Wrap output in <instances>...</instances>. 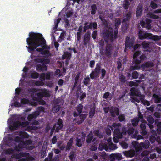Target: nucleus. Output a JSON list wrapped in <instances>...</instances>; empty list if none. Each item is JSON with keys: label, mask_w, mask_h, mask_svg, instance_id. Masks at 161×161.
<instances>
[{"label": "nucleus", "mask_w": 161, "mask_h": 161, "mask_svg": "<svg viewBox=\"0 0 161 161\" xmlns=\"http://www.w3.org/2000/svg\"><path fill=\"white\" fill-rule=\"evenodd\" d=\"M29 36L26 39L27 43L29 46H26V47L30 53L34 51L37 47L46 44V41L41 34L32 32L29 33Z\"/></svg>", "instance_id": "1"}, {"label": "nucleus", "mask_w": 161, "mask_h": 161, "mask_svg": "<svg viewBox=\"0 0 161 161\" xmlns=\"http://www.w3.org/2000/svg\"><path fill=\"white\" fill-rule=\"evenodd\" d=\"M139 38L141 40L144 39H151L154 41H158L161 39V35H153L152 34L147 32H144L141 30H140L138 32Z\"/></svg>", "instance_id": "2"}, {"label": "nucleus", "mask_w": 161, "mask_h": 161, "mask_svg": "<svg viewBox=\"0 0 161 161\" xmlns=\"http://www.w3.org/2000/svg\"><path fill=\"white\" fill-rule=\"evenodd\" d=\"M132 144L135 149L138 151L142 150L143 148L147 149L149 147L150 143L148 140H146L144 142H141L140 144L137 141H133Z\"/></svg>", "instance_id": "3"}, {"label": "nucleus", "mask_w": 161, "mask_h": 161, "mask_svg": "<svg viewBox=\"0 0 161 161\" xmlns=\"http://www.w3.org/2000/svg\"><path fill=\"white\" fill-rule=\"evenodd\" d=\"M110 29L111 30H106L103 33L104 40L107 43L109 41L112 42L114 40L113 31L112 28H110Z\"/></svg>", "instance_id": "4"}, {"label": "nucleus", "mask_w": 161, "mask_h": 161, "mask_svg": "<svg viewBox=\"0 0 161 161\" xmlns=\"http://www.w3.org/2000/svg\"><path fill=\"white\" fill-rule=\"evenodd\" d=\"M101 68V65L97 63L96 64L94 70L92 71V72L89 75L91 79H93L99 77V75L102 69Z\"/></svg>", "instance_id": "5"}, {"label": "nucleus", "mask_w": 161, "mask_h": 161, "mask_svg": "<svg viewBox=\"0 0 161 161\" xmlns=\"http://www.w3.org/2000/svg\"><path fill=\"white\" fill-rule=\"evenodd\" d=\"M86 116V114H80L78 116L75 117L73 119V121H76V123L78 125H80L85 120Z\"/></svg>", "instance_id": "6"}, {"label": "nucleus", "mask_w": 161, "mask_h": 161, "mask_svg": "<svg viewBox=\"0 0 161 161\" xmlns=\"http://www.w3.org/2000/svg\"><path fill=\"white\" fill-rule=\"evenodd\" d=\"M109 112L113 118L116 117V115L118 116L119 114V108L116 107H112L109 110Z\"/></svg>", "instance_id": "7"}, {"label": "nucleus", "mask_w": 161, "mask_h": 161, "mask_svg": "<svg viewBox=\"0 0 161 161\" xmlns=\"http://www.w3.org/2000/svg\"><path fill=\"white\" fill-rule=\"evenodd\" d=\"M134 39L133 38H130L129 37L127 36L125 41V46L126 47H128L131 48L133 46L134 42Z\"/></svg>", "instance_id": "8"}, {"label": "nucleus", "mask_w": 161, "mask_h": 161, "mask_svg": "<svg viewBox=\"0 0 161 161\" xmlns=\"http://www.w3.org/2000/svg\"><path fill=\"white\" fill-rule=\"evenodd\" d=\"M75 109L76 110H75L73 112V116L74 117L78 116L80 114H82L83 109V105L80 103L79 104L76 108Z\"/></svg>", "instance_id": "9"}, {"label": "nucleus", "mask_w": 161, "mask_h": 161, "mask_svg": "<svg viewBox=\"0 0 161 161\" xmlns=\"http://www.w3.org/2000/svg\"><path fill=\"white\" fill-rule=\"evenodd\" d=\"M113 46L111 44H108L106 46L105 51V55L108 57H110L112 53Z\"/></svg>", "instance_id": "10"}, {"label": "nucleus", "mask_w": 161, "mask_h": 161, "mask_svg": "<svg viewBox=\"0 0 161 161\" xmlns=\"http://www.w3.org/2000/svg\"><path fill=\"white\" fill-rule=\"evenodd\" d=\"M19 126L20 122L18 121H16L14 122L11 121L9 125L10 129L12 130H16Z\"/></svg>", "instance_id": "11"}, {"label": "nucleus", "mask_w": 161, "mask_h": 161, "mask_svg": "<svg viewBox=\"0 0 161 161\" xmlns=\"http://www.w3.org/2000/svg\"><path fill=\"white\" fill-rule=\"evenodd\" d=\"M36 70L39 72H44L47 70V66L44 64H36Z\"/></svg>", "instance_id": "12"}, {"label": "nucleus", "mask_w": 161, "mask_h": 161, "mask_svg": "<svg viewBox=\"0 0 161 161\" xmlns=\"http://www.w3.org/2000/svg\"><path fill=\"white\" fill-rule=\"evenodd\" d=\"M56 124V125L58 126L56 127L55 129V132H58L59 130H61L63 127L64 125L63 121L61 118H59Z\"/></svg>", "instance_id": "13"}, {"label": "nucleus", "mask_w": 161, "mask_h": 161, "mask_svg": "<svg viewBox=\"0 0 161 161\" xmlns=\"http://www.w3.org/2000/svg\"><path fill=\"white\" fill-rule=\"evenodd\" d=\"M91 33L88 31L84 35L83 39V43L84 45H86L89 42L90 39Z\"/></svg>", "instance_id": "14"}, {"label": "nucleus", "mask_w": 161, "mask_h": 161, "mask_svg": "<svg viewBox=\"0 0 161 161\" xmlns=\"http://www.w3.org/2000/svg\"><path fill=\"white\" fill-rule=\"evenodd\" d=\"M95 140V138H94L93 134L92 131H90L86 137V142L87 144H90L92 141L94 142Z\"/></svg>", "instance_id": "15"}, {"label": "nucleus", "mask_w": 161, "mask_h": 161, "mask_svg": "<svg viewBox=\"0 0 161 161\" xmlns=\"http://www.w3.org/2000/svg\"><path fill=\"white\" fill-rule=\"evenodd\" d=\"M130 96H139L140 93V90L136 87H132L130 89Z\"/></svg>", "instance_id": "16"}, {"label": "nucleus", "mask_w": 161, "mask_h": 161, "mask_svg": "<svg viewBox=\"0 0 161 161\" xmlns=\"http://www.w3.org/2000/svg\"><path fill=\"white\" fill-rule=\"evenodd\" d=\"M39 113L38 112L35 111L32 114H29L27 117L28 120L31 121L33 119H36V117L39 115Z\"/></svg>", "instance_id": "17"}, {"label": "nucleus", "mask_w": 161, "mask_h": 161, "mask_svg": "<svg viewBox=\"0 0 161 161\" xmlns=\"http://www.w3.org/2000/svg\"><path fill=\"white\" fill-rule=\"evenodd\" d=\"M114 136L117 139L121 138L122 137V133L120 131V129L119 128H116L114 130Z\"/></svg>", "instance_id": "18"}, {"label": "nucleus", "mask_w": 161, "mask_h": 161, "mask_svg": "<svg viewBox=\"0 0 161 161\" xmlns=\"http://www.w3.org/2000/svg\"><path fill=\"white\" fill-rule=\"evenodd\" d=\"M84 27L87 30L88 29H90L92 30V28L93 29H96L97 28V25L96 22H92L90 23L89 24L86 26H84Z\"/></svg>", "instance_id": "19"}, {"label": "nucleus", "mask_w": 161, "mask_h": 161, "mask_svg": "<svg viewBox=\"0 0 161 161\" xmlns=\"http://www.w3.org/2000/svg\"><path fill=\"white\" fill-rule=\"evenodd\" d=\"M136 13V16L137 17L141 16L143 11V6L142 4H139L137 6Z\"/></svg>", "instance_id": "20"}, {"label": "nucleus", "mask_w": 161, "mask_h": 161, "mask_svg": "<svg viewBox=\"0 0 161 161\" xmlns=\"http://www.w3.org/2000/svg\"><path fill=\"white\" fill-rule=\"evenodd\" d=\"M111 158L113 159H116L118 160H120L122 158V157L121 154L119 153H116L111 154Z\"/></svg>", "instance_id": "21"}, {"label": "nucleus", "mask_w": 161, "mask_h": 161, "mask_svg": "<svg viewBox=\"0 0 161 161\" xmlns=\"http://www.w3.org/2000/svg\"><path fill=\"white\" fill-rule=\"evenodd\" d=\"M72 53V52H69L68 51L64 52V54L62 56L63 59H66L67 60H69L71 57Z\"/></svg>", "instance_id": "22"}, {"label": "nucleus", "mask_w": 161, "mask_h": 161, "mask_svg": "<svg viewBox=\"0 0 161 161\" xmlns=\"http://www.w3.org/2000/svg\"><path fill=\"white\" fill-rule=\"evenodd\" d=\"M147 120L148 122V125L151 129L153 128V125L154 122V120L153 117L151 116H149L147 118Z\"/></svg>", "instance_id": "23"}, {"label": "nucleus", "mask_w": 161, "mask_h": 161, "mask_svg": "<svg viewBox=\"0 0 161 161\" xmlns=\"http://www.w3.org/2000/svg\"><path fill=\"white\" fill-rule=\"evenodd\" d=\"M73 138L71 137L68 142L66 148V151H69L71 148L73 143Z\"/></svg>", "instance_id": "24"}, {"label": "nucleus", "mask_w": 161, "mask_h": 161, "mask_svg": "<svg viewBox=\"0 0 161 161\" xmlns=\"http://www.w3.org/2000/svg\"><path fill=\"white\" fill-rule=\"evenodd\" d=\"M125 18H124L122 20L123 22H125L127 21H129L131 17L132 14L130 11H128L126 14H125Z\"/></svg>", "instance_id": "25"}, {"label": "nucleus", "mask_w": 161, "mask_h": 161, "mask_svg": "<svg viewBox=\"0 0 161 161\" xmlns=\"http://www.w3.org/2000/svg\"><path fill=\"white\" fill-rule=\"evenodd\" d=\"M25 148L22 142L21 141V142L19 143L17 146H15L14 147V150L16 151H20L22 149Z\"/></svg>", "instance_id": "26"}, {"label": "nucleus", "mask_w": 161, "mask_h": 161, "mask_svg": "<svg viewBox=\"0 0 161 161\" xmlns=\"http://www.w3.org/2000/svg\"><path fill=\"white\" fill-rule=\"evenodd\" d=\"M95 110L96 107L95 105H94L93 107L90 108L89 116L90 118L91 119L93 118L95 113Z\"/></svg>", "instance_id": "27"}, {"label": "nucleus", "mask_w": 161, "mask_h": 161, "mask_svg": "<svg viewBox=\"0 0 161 161\" xmlns=\"http://www.w3.org/2000/svg\"><path fill=\"white\" fill-rule=\"evenodd\" d=\"M80 75V72H78L77 74L75 79L74 83L72 88V90H73L75 87L76 86V85L78 82V80H79Z\"/></svg>", "instance_id": "28"}, {"label": "nucleus", "mask_w": 161, "mask_h": 161, "mask_svg": "<svg viewBox=\"0 0 161 161\" xmlns=\"http://www.w3.org/2000/svg\"><path fill=\"white\" fill-rule=\"evenodd\" d=\"M32 99L33 100L36 101L38 102V103L39 104L42 105H45L46 104V102L45 101L42 100V99H38V98L35 97H34V96H32Z\"/></svg>", "instance_id": "29"}, {"label": "nucleus", "mask_w": 161, "mask_h": 161, "mask_svg": "<svg viewBox=\"0 0 161 161\" xmlns=\"http://www.w3.org/2000/svg\"><path fill=\"white\" fill-rule=\"evenodd\" d=\"M153 66V63L151 62H147L145 64H142L141 65L142 68L152 67Z\"/></svg>", "instance_id": "30"}, {"label": "nucleus", "mask_w": 161, "mask_h": 161, "mask_svg": "<svg viewBox=\"0 0 161 161\" xmlns=\"http://www.w3.org/2000/svg\"><path fill=\"white\" fill-rule=\"evenodd\" d=\"M142 47L143 48L147 49L145 50V51H149L148 49L149 48V44L146 41L143 42L142 44Z\"/></svg>", "instance_id": "31"}, {"label": "nucleus", "mask_w": 161, "mask_h": 161, "mask_svg": "<svg viewBox=\"0 0 161 161\" xmlns=\"http://www.w3.org/2000/svg\"><path fill=\"white\" fill-rule=\"evenodd\" d=\"M139 121V119L137 117L132 119L131 120L132 124L134 127H136L138 125Z\"/></svg>", "instance_id": "32"}, {"label": "nucleus", "mask_w": 161, "mask_h": 161, "mask_svg": "<svg viewBox=\"0 0 161 161\" xmlns=\"http://www.w3.org/2000/svg\"><path fill=\"white\" fill-rule=\"evenodd\" d=\"M41 91L43 97H49L50 96V94L47 89H44L43 90H41Z\"/></svg>", "instance_id": "33"}, {"label": "nucleus", "mask_w": 161, "mask_h": 161, "mask_svg": "<svg viewBox=\"0 0 161 161\" xmlns=\"http://www.w3.org/2000/svg\"><path fill=\"white\" fill-rule=\"evenodd\" d=\"M76 156V154H75V153L73 151H71L70 152L69 158L70 161H75Z\"/></svg>", "instance_id": "34"}, {"label": "nucleus", "mask_w": 161, "mask_h": 161, "mask_svg": "<svg viewBox=\"0 0 161 161\" xmlns=\"http://www.w3.org/2000/svg\"><path fill=\"white\" fill-rule=\"evenodd\" d=\"M91 14L92 15H94L96 14L97 9L96 5L95 4L92 5L91 7Z\"/></svg>", "instance_id": "35"}, {"label": "nucleus", "mask_w": 161, "mask_h": 161, "mask_svg": "<svg viewBox=\"0 0 161 161\" xmlns=\"http://www.w3.org/2000/svg\"><path fill=\"white\" fill-rule=\"evenodd\" d=\"M147 17L150 18L151 19H158L159 18V17L152 13H149L147 14Z\"/></svg>", "instance_id": "36"}, {"label": "nucleus", "mask_w": 161, "mask_h": 161, "mask_svg": "<svg viewBox=\"0 0 161 161\" xmlns=\"http://www.w3.org/2000/svg\"><path fill=\"white\" fill-rule=\"evenodd\" d=\"M153 97L154 98L155 103H158L161 102V97H159L158 95L156 94H154L153 95Z\"/></svg>", "instance_id": "37"}, {"label": "nucleus", "mask_w": 161, "mask_h": 161, "mask_svg": "<svg viewBox=\"0 0 161 161\" xmlns=\"http://www.w3.org/2000/svg\"><path fill=\"white\" fill-rule=\"evenodd\" d=\"M90 78H90L88 76L84 78L83 81L84 85L88 86L90 84Z\"/></svg>", "instance_id": "38"}, {"label": "nucleus", "mask_w": 161, "mask_h": 161, "mask_svg": "<svg viewBox=\"0 0 161 161\" xmlns=\"http://www.w3.org/2000/svg\"><path fill=\"white\" fill-rule=\"evenodd\" d=\"M19 156H20V158L22 157L27 158L28 157H32V156H30V154L27 152H21L19 153Z\"/></svg>", "instance_id": "39"}, {"label": "nucleus", "mask_w": 161, "mask_h": 161, "mask_svg": "<svg viewBox=\"0 0 161 161\" xmlns=\"http://www.w3.org/2000/svg\"><path fill=\"white\" fill-rule=\"evenodd\" d=\"M104 149L106 151H107L108 149V147L106 144H100L98 147V150L100 151H102Z\"/></svg>", "instance_id": "40"}, {"label": "nucleus", "mask_w": 161, "mask_h": 161, "mask_svg": "<svg viewBox=\"0 0 161 161\" xmlns=\"http://www.w3.org/2000/svg\"><path fill=\"white\" fill-rule=\"evenodd\" d=\"M34 160L35 159L33 157H30L27 158H21L18 161H32Z\"/></svg>", "instance_id": "41"}, {"label": "nucleus", "mask_w": 161, "mask_h": 161, "mask_svg": "<svg viewBox=\"0 0 161 161\" xmlns=\"http://www.w3.org/2000/svg\"><path fill=\"white\" fill-rule=\"evenodd\" d=\"M137 131H135V134L132 136V138H136L137 140L143 139V137L142 136L140 135H137Z\"/></svg>", "instance_id": "42"}, {"label": "nucleus", "mask_w": 161, "mask_h": 161, "mask_svg": "<svg viewBox=\"0 0 161 161\" xmlns=\"http://www.w3.org/2000/svg\"><path fill=\"white\" fill-rule=\"evenodd\" d=\"M130 5V3L128 0H125L123 4V7L125 9L128 8Z\"/></svg>", "instance_id": "43"}, {"label": "nucleus", "mask_w": 161, "mask_h": 161, "mask_svg": "<svg viewBox=\"0 0 161 161\" xmlns=\"http://www.w3.org/2000/svg\"><path fill=\"white\" fill-rule=\"evenodd\" d=\"M111 129L113 130V129L112 127L110 125L108 126V127L105 130L106 133L108 135H110L111 134Z\"/></svg>", "instance_id": "44"}, {"label": "nucleus", "mask_w": 161, "mask_h": 161, "mask_svg": "<svg viewBox=\"0 0 161 161\" xmlns=\"http://www.w3.org/2000/svg\"><path fill=\"white\" fill-rule=\"evenodd\" d=\"M66 35V33L65 31L62 32L59 36V39L60 40V41H59L61 42L62 41L64 40L65 39V36Z\"/></svg>", "instance_id": "45"}, {"label": "nucleus", "mask_w": 161, "mask_h": 161, "mask_svg": "<svg viewBox=\"0 0 161 161\" xmlns=\"http://www.w3.org/2000/svg\"><path fill=\"white\" fill-rule=\"evenodd\" d=\"M41 54L42 55H47V56H44V57H47L51 56V54L50 53L49 50H42V51L41 53Z\"/></svg>", "instance_id": "46"}, {"label": "nucleus", "mask_w": 161, "mask_h": 161, "mask_svg": "<svg viewBox=\"0 0 161 161\" xmlns=\"http://www.w3.org/2000/svg\"><path fill=\"white\" fill-rule=\"evenodd\" d=\"M31 77L33 79H36L39 76V74L36 71H34L31 74Z\"/></svg>", "instance_id": "47"}, {"label": "nucleus", "mask_w": 161, "mask_h": 161, "mask_svg": "<svg viewBox=\"0 0 161 161\" xmlns=\"http://www.w3.org/2000/svg\"><path fill=\"white\" fill-rule=\"evenodd\" d=\"M118 116V119L119 121L122 122L125 121V117L124 114H119Z\"/></svg>", "instance_id": "48"}, {"label": "nucleus", "mask_w": 161, "mask_h": 161, "mask_svg": "<svg viewBox=\"0 0 161 161\" xmlns=\"http://www.w3.org/2000/svg\"><path fill=\"white\" fill-rule=\"evenodd\" d=\"M46 148L44 147L43 146L42 147V149L41 150V157L42 158H44L46 156Z\"/></svg>", "instance_id": "49"}, {"label": "nucleus", "mask_w": 161, "mask_h": 161, "mask_svg": "<svg viewBox=\"0 0 161 161\" xmlns=\"http://www.w3.org/2000/svg\"><path fill=\"white\" fill-rule=\"evenodd\" d=\"M119 78L120 81L123 83H124L126 81V80L125 77L123 75L121 74L120 75H119Z\"/></svg>", "instance_id": "50"}, {"label": "nucleus", "mask_w": 161, "mask_h": 161, "mask_svg": "<svg viewBox=\"0 0 161 161\" xmlns=\"http://www.w3.org/2000/svg\"><path fill=\"white\" fill-rule=\"evenodd\" d=\"M61 108L60 106L59 105L55 106L52 109L53 113H56L58 112Z\"/></svg>", "instance_id": "51"}, {"label": "nucleus", "mask_w": 161, "mask_h": 161, "mask_svg": "<svg viewBox=\"0 0 161 161\" xmlns=\"http://www.w3.org/2000/svg\"><path fill=\"white\" fill-rule=\"evenodd\" d=\"M14 150L12 148H9L6 149L5 153L6 154H11L14 153Z\"/></svg>", "instance_id": "52"}, {"label": "nucleus", "mask_w": 161, "mask_h": 161, "mask_svg": "<svg viewBox=\"0 0 161 161\" xmlns=\"http://www.w3.org/2000/svg\"><path fill=\"white\" fill-rule=\"evenodd\" d=\"M76 146L79 147H81L82 145L81 140L80 139H78L77 137L76 138Z\"/></svg>", "instance_id": "53"}, {"label": "nucleus", "mask_w": 161, "mask_h": 161, "mask_svg": "<svg viewBox=\"0 0 161 161\" xmlns=\"http://www.w3.org/2000/svg\"><path fill=\"white\" fill-rule=\"evenodd\" d=\"M123 153L124 155L127 157L129 156L130 157H132L134 154L133 153H131L130 152H128L127 151L123 152Z\"/></svg>", "instance_id": "54"}, {"label": "nucleus", "mask_w": 161, "mask_h": 161, "mask_svg": "<svg viewBox=\"0 0 161 161\" xmlns=\"http://www.w3.org/2000/svg\"><path fill=\"white\" fill-rule=\"evenodd\" d=\"M135 131L134 129L132 127H129L127 130V133L128 135L132 134Z\"/></svg>", "instance_id": "55"}, {"label": "nucleus", "mask_w": 161, "mask_h": 161, "mask_svg": "<svg viewBox=\"0 0 161 161\" xmlns=\"http://www.w3.org/2000/svg\"><path fill=\"white\" fill-rule=\"evenodd\" d=\"M23 144L24 146L25 145H28L30 144H31L32 143V141L31 140H26L25 141H22Z\"/></svg>", "instance_id": "56"}, {"label": "nucleus", "mask_w": 161, "mask_h": 161, "mask_svg": "<svg viewBox=\"0 0 161 161\" xmlns=\"http://www.w3.org/2000/svg\"><path fill=\"white\" fill-rule=\"evenodd\" d=\"M29 100L25 98H22L21 100V103L23 104H28L29 103Z\"/></svg>", "instance_id": "57"}, {"label": "nucleus", "mask_w": 161, "mask_h": 161, "mask_svg": "<svg viewBox=\"0 0 161 161\" xmlns=\"http://www.w3.org/2000/svg\"><path fill=\"white\" fill-rule=\"evenodd\" d=\"M139 74L136 71L133 72L132 73V77L133 79H137L138 78Z\"/></svg>", "instance_id": "58"}, {"label": "nucleus", "mask_w": 161, "mask_h": 161, "mask_svg": "<svg viewBox=\"0 0 161 161\" xmlns=\"http://www.w3.org/2000/svg\"><path fill=\"white\" fill-rule=\"evenodd\" d=\"M150 6L153 9H155L157 8L158 5L154 1H152L150 3Z\"/></svg>", "instance_id": "59"}, {"label": "nucleus", "mask_w": 161, "mask_h": 161, "mask_svg": "<svg viewBox=\"0 0 161 161\" xmlns=\"http://www.w3.org/2000/svg\"><path fill=\"white\" fill-rule=\"evenodd\" d=\"M101 79H102L104 78L106 73V71L105 69L104 68L102 69L101 70Z\"/></svg>", "instance_id": "60"}, {"label": "nucleus", "mask_w": 161, "mask_h": 161, "mask_svg": "<svg viewBox=\"0 0 161 161\" xmlns=\"http://www.w3.org/2000/svg\"><path fill=\"white\" fill-rule=\"evenodd\" d=\"M121 23V20L119 18H118L117 19H116L115 20V27L118 28L119 25H120Z\"/></svg>", "instance_id": "61"}, {"label": "nucleus", "mask_w": 161, "mask_h": 161, "mask_svg": "<svg viewBox=\"0 0 161 161\" xmlns=\"http://www.w3.org/2000/svg\"><path fill=\"white\" fill-rule=\"evenodd\" d=\"M140 68L139 64H135V65L130 67V69L132 70L139 69Z\"/></svg>", "instance_id": "62"}, {"label": "nucleus", "mask_w": 161, "mask_h": 161, "mask_svg": "<svg viewBox=\"0 0 161 161\" xmlns=\"http://www.w3.org/2000/svg\"><path fill=\"white\" fill-rule=\"evenodd\" d=\"M35 85L37 86H43L44 85V83L43 81H36L35 82Z\"/></svg>", "instance_id": "63"}, {"label": "nucleus", "mask_w": 161, "mask_h": 161, "mask_svg": "<svg viewBox=\"0 0 161 161\" xmlns=\"http://www.w3.org/2000/svg\"><path fill=\"white\" fill-rule=\"evenodd\" d=\"M156 137L153 136L151 135L149 137V140L151 143H153L156 141Z\"/></svg>", "instance_id": "64"}]
</instances>
